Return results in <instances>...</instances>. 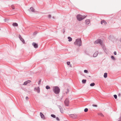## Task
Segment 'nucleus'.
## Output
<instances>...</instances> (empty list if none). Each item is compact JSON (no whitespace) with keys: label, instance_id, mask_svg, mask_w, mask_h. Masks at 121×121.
<instances>
[{"label":"nucleus","instance_id":"obj_1","mask_svg":"<svg viewBox=\"0 0 121 121\" xmlns=\"http://www.w3.org/2000/svg\"><path fill=\"white\" fill-rule=\"evenodd\" d=\"M74 44L78 46H80L82 45V41L81 39H76L75 41L74 42Z\"/></svg>","mask_w":121,"mask_h":121},{"label":"nucleus","instance_id":"obj_2","mask_svg":"<svg viewBox=\"0 0 121 121\" xmlns=\"http://www.w3.org/2000/svg\"><path fill=\"white\" fill-rule=\"evenodd\" d=\"M53 90L55 94H57L59 93L60 90L58 87L56 86L53 87Z\"/></svg>","mask_w":121,"mask_h":121},{"label":"nucleus","instance_id":"obj_3","mask_svg":"<svg viewBox=\"0 0 121 121\" xmlns=\"http://www.w3.org/2000/svg\"><path fill=\"white\" fill-rule=\"evenodd\" d=\"M86 16L85 15L82 16L80 14H78L77 16V17L78 20L81 21L85 18L86 17Z\"/></svg>","mask_w":121,"mask_h":121},{"label":"nucleus","instance_id":"obj_4","mask_svg":"<svg viewBox=\"0 0 121 121\" xmlns=\"http://www.w3.org/2000/svg\"><path fill=\"white\" fill-rule=\"evenodd\" d=\"M95 44L99 43L101 45H103V42L100 39H98L96 40L94 42Z\"/></svg>","mask_w":121,"mask_h":121},{"label":"nucleus","instance_id":"obj_5","mask_svg":"<svg viewBox=\"0 0 121 121\" xmlns=\"http://www.w3.org/2000/svg\"><path fill=\"white\" fill-rule=\"evenodd\" d=\"M34 91H37L38 93H39L40 92V88L39 87H35L34 88Z\"/></svg>","mask_w":121,"mask_h":121},{"label":"nucleus","instance_id":"obj_6","mask_svg":"<svg viewBox=\"0 0 121 121\" xmlns=\"http://www.w3.org/2000/svg\"><path fill=\"white\" fill-rule=\"evenodd\" d=\"M65 103L66 105L67 106H68V105L69 104V101L68 99L67 98L66 99L65 101Z\"/></svg>","mask_w":121,"mask_h":121},{"label":"nucleus","instance_id":"obj_7","mask_svg":"<svg viewBox=\"0 0 121 121\" xmlns=\"http://www.w3.org/2000/svg\"><path fill=\"white\" fill-rule=\"evenodd\" d=\"M19 37L20 39V40L23 42V43L24 44L25 43V42L24 40L22 38L20 35H19Z\"/></svg>","mask_w":121,"mask_h":121},{"label":"nucleus","instance_id":"obj_8","mask_svg":"<svg viewBox=\"0 0 121 121\" xmlns=\"http://www.w3.org/2000/svg\"><path fill=\"white\" fill-rule=\"evenodd\" d=\"M69 116L71 117L74 118H76L77 117V115L76 114H71Z\"/></svg>","mask_w":121,"mask_h":121},{"label":"nucleus","instance_id":"obj_9","mask_svg":"<svg viewBox=\"0 0 121 121\" xmlns=\"http://www.w3.org/2000/svg\"><path fill=\"white\" fill-rule=\"evenodd\" d=\"M101 23L103 25H106L107 24V22L104 20L102 21L101 22Z\"/></svg>","mask_w":121,"mask_h":121},{"label":"nucleus","instance_id":"obj_10","mask_svg":"<svg viewBox=\"0 0 121 121\" xmlns=\"http://www.w3.org/2000/svg\"><path fill=\"white\" fill-rule=\"evenodd\" d=\"M32 45L34 46V48H36L38 47V45L37 44L35 43H32Z\"/></svg>","mask_w":121,"mask_h":121},{"label":"nucleus","instance_id":"obj_11","mask_svg":"<svg viewBox=\"0 0 121 121\" xmlns=\"http://www.w3.org/2000/svg\"><path fill=\"white\" fill-rule=\"evenodd\" d=\"M30 82L31 81L30 80H28L24 82L23 85H26L28 83H30Z\"/></svg>","mask_w":121,"mask_h":121},{"label":"nucleus","instance_id":"obj_12","mask_svg":"<svg viewBox=\"0 0 121 121\" xmlns=\"http://www.w3.org/2000/svg\"><path fill=\"white\" fill-rule=\"evenodd\" d=\"M40 115L42 118L43 119H44L45 117L44 115L42 112L40 113Z\"/></svg>","mask_w":121,"mask_h":121},{"label":"nucleus","instance_id":"obj_13","mask_svg":"<svg viewBox=\"0 0 121 121\" xmlns=\"http://www.w3.org/2000/svg\"><path fill=\"white\" fill-rule=\"evenodd\" d=\"M58 107L60 110V111L61 113H62L63 112V111L62 109V108L60 106H58Z\"/></svg>","mask_w":121,"mask_h":121},{"label":"nucleus","instance_id":"obj_14","mask_svg":"<svg viewBox=\"0 0 121 121\" xmlns=\"http://www.w3.org/2000/svg\"><path fill=\"white\" fill-rule=\"evenodd\" d=\"M35 10L32 7L30 8V9L29 10V11H31L33 12H35Z\"/></svg>","mask_w":121,"mask_h":121},{"label":"nucleus","instance_id":"obj_15","mask_svg":"<svg viewBox=\"0 0 121 121\" xmlns=\"http://www.w3.org/2000/svg\"><path fill=\"white\" fill-rule=\"evenodd\" d=\"M90 23V20L89 19H87L86 20V23L87 25H88Z\"/></svg>","mask_w":121,"mask_h":121},{"label":"nucleus","instance_id":"obj_16","mask_svg":"<svg viewBox=\"0 0 121 121\" xmlns=\"http://www.w3.org/2000/svg\"><path fill=\"white\" fill-rule=\"evenodd\" d=\"M98 55V52H95L93 55V56L94 57H96Z\"/></svg>","mask_w":121,"mask_h":121},{"label":"nucleus","instance_id":"obj_17","mask_svg":"<svg viewBox=\"0 0 121 121\" xmlns=\"http://www.w3.org/2000/svg\"><path fill=\"white\" fill-rule=\"evenodd\" d=\"M12 25L14 26H18V24L16 23H13Z\"/></svg>","mask_w":121,"mask_h":121},{"label":"nucleus","instance_id":"obj_18","mask_svg":"<svg viewBox=\"0 0 121 121\" xmlns=\"http://www.w3.org/2000/svg\"><path fill=\"white\" fill-rule=\"evenodd\" d=\"M68 41L69 42H70L72 40V38L70 37H68Z\"/></svg>","mask_w":121,"mask_h":121},{"label":"nucleus","instance_id":"obj_19","mask_svg":"<svg viewBox=\"0 0 121 121\" xmlns=\"http://www.w3.org/2000/svg\"><path fill=\"white\" fill-rule=\"evenodd\" d=\"M104 77L105 78H106L107 76V73H105L104 75Z\"/></svg>","mask_w":121,"mask_h":121},{"label":"nucleus","instance_id":"obj_20","mask_svg":"<svg viewBox=\"0 0 121 121\" xmlns=\"http://www.w3.org/2000/svg\"><path fill=\"white\" fill-rule=\"evenodd\" d=\"M86 81V80L85 79H83L82 80V82L83 83H85Z\"/></svg>","mask_w":121,"mask_h":121},{"label":"nucleus","instance_id":"obj_21","mask_svg":"<svg viewBox=\"0 0 121 121\" xmlns=\"http://www.w3.org/2000/svg\"><path fill=\"white\" fill-rule=\"evenodd\" d=\"M95 85V83H93L90 84V86H94Z\"/></svg>","mask_w":121,"mask_h":121},{"label":"nucleus","instance_id":"obj_22","mask_svg":"<svg viewBox=\"0 0 121 121\" xmlns=\"http://www.w3.org/2000/svg\"><path fill=\"white\" fill-rule=\"evenodd\" d=\"M46 88L47 89H50V87L48 86H47L46 87Z\"/></svg>","mask_w":121,"mask_h":121},{"label":"nucleus","instance_id":"obj_23","mask_svg":"<svg viewBox=\"0 0 121 121\" xmlns=\"http://www.w3.org/2000/svg\"><path fill=\"white\" fill-rule=\"evenodd\" d=\"M111 58L113 60H115V57L113 56H111Z\"/></svg>","mask_w":121,"mask_h":121},{"label":"nucleus","instance_id":"obj_24","mask_svg":"<svg viewBox=\"0 0 121 121\" xmlns=\"http://www.w3.org/2000/svg\"><path fill=\"white\" fill-rule=\"evenodd\" d=\"M98 115L102 117L103 116V114L102 113H98Z\"/></svg>","mask_w":121,"mask_h":121},{"label":"nucleus","instance_id":"obj_25","mask_svg":"<svg viewBox=\"0 0 121 121\" xmlns=\"http://www.w3.org/2000/svg\"><path fill=\"white\" fill-rule=\"evenodd\" d=\"M51 116L52 117L54 118H55L56 117L55 116L54 114H51Z\"/></svg>","mask_w":121,"mask_h":121},{"label":"nucleus","instance_id":"obj_26","mask_svg":"<svg viewBox=\"0 0 121 121\" xmlns=\"http://www.w3.org/2000/svg\"><path fill=\"white\" fill-rule=\"evenodd\" d=\"M88 111V109L87 108H86L84 110V112H86Z\"/></svg>","mask_w":121,"mask_h":121},{"label":"nucleus","instance_id":"obj_27","mask_svg":"<svg viewBox=\"0 0 121 121\" xmlns=\"http://www.w3.org/2000/svg\"><path fill=\"white\" fill-rule=\"evenodd\" d=\"M114 98L115 99H116L117 98V96L116 95H114Z\"/></svg>","mask_w":121,"mask_h":121},{"label":"nucleus","instance_id":"obj_28","mask_svg":"<svg viewBox=\"0 0 121 121\" xmlns=\"http://www.w3.org/2000/svg\"><path fill=\"white\" fill-rule=\"evenodd\" d=\"M92 106H93L94 107H97V105H95V104H93L92 105Z\"/></svg>","mask_w":121,"mask_h":121},{"label":"nucleus","instance_id":"obj_29","mask_svg":"<svg viewBox=\"0 0 121 121\" xmlns=\"http://www.w3.org/2000/svg\"><path fill=\"white\" fill-rule=\"evenodd\" d=\"M11 7L13 9H14V6L13 5H12L11 6Z\"/></svg>","mask_w":121,"mask_h":121},{"label":"nucleus","instance_id":"obj_30","mask_svg":"<svg viewBox=\"0 0 121 121\" xmlns=\"http://www.w3.org/2000/svg\"><path fill=\"white\" fill-rule=\"evenodd\" d=\"M70 62H67V65H70Z\"/></svg>","mask_w":121,"mask_h":121},{"label":"nucleus","instance_id":"obj_31","mask_svg":"<svg viewBox=\"0 0 121 121\" xmlns=\"http://www.w3.org/2000/svg\"><path fill=\"white\" fill-rule=\"evenodd\" d=\"M65 92H66V94H67L69 92V90H68V89H67V91H65Z\"/></svg>","mask_w":121,"mask_h":121},{"label":"nucleus","instance_id":"obj_32","mask_svg":"<svg viewBox=\"0 0 121 121\" xmlns=\"http://www.w3.org/2000/svg\"><path fill=\"white\" fill-rule=\"evenodd\" d=\"M84 72L85 73H87L88 71L87 70H84Z\"/></svg>","mask_w":121,"mask_h":121},{"label":"nucleus","instance_id":"obj_33","mask_svg":"<svg viewBox=\"0 0 121 121\" xmlns=\"http://www.w3.org/2000/svg\"><path fill=\"white\" fill-rule=\"evenodd\" d=\"M48 17L49 18H50L51 17V16L49 14L48 15Z\"/></svg>","mask_w":121,"mask_h":121},{"label":"nucleus","instance_id":"obj_34","mask_svg":"<svg viewBox=\"0 0 121 121\" xmlns=\"http://www.w3.org/2000/svg\"><path fill=\"white\" fill-rule=\"evenodd\" d=\"M114 54L115 55H116L117 54V53H116V52L115 51V52H114Z\"/></svg>","mask_w":121,"mask_h":121},{"label":"nucleus","instance_id":"obj_35","mask_svg":"<svg viewBox=\"0 0 121 121\" xmlns=\"http://www.w3.org/2000/svg\"><path fill=\"white\" fill-rule=\"evenodd\" d=\"M56 119L58 121H59V118L58 117H57L56 118Z\"/></svg>","mask_w":121,"mask_h":121},{"label":"nucleus","instance_id":"obj_36","mask_svg":"<svg viewBox=\"0 0 121 121\" xmlns=\"http://www.w3.org/2000/svg\"><path fill=\"white\" fill-rule=\"evenodd\" d=\"M40 83H41V80H39V82L38 83V84H39V85L40 84Z\"/></svg>","mask_w":121,"mask_h":121},{"label":"nucleus","instance_id":"obj_37","mask_svg":"<svg viewBox=\"0 0 121 121\" xmlns=\"http://www.w3.org/2000/svg\"><path fill=\"white\" fill-rule=\"evenodd\" d=\"M26 100H28L29 99V98L27 96H26Z\"/></svg>","mask_w":121,"mask_h":121},{"label":"nucleus","instance_id":"obj_38","mask_svg":"<svg viewBox=\"0 0 121 121\" xmlns=\"http://www.w3.org/2000/svg\"><path fill=\"white\" fill-rule=\"evenodd\" d=\"M118 121H121V117L120 118V120H119Z\"/></svg>","mask_w":121,"mask_h":121},{"label":"nucleus","instance_id":"obj_39","mask_svg":"<svg viewBox=\"0 0 121 121\" xmlns=\"http://www.w3.org/2000/svg\"><path fill=\"white\" fill-rule=\"evenodd\" d=\"M120 41H121V38L120 39Z\"/></svg>","mask_w":121,"mask_h":121},{"label":"nucleus","instance_id":"obj_40","mask_svg":"<svg viewBox=\"0 0 121 121\" xmlns=\"http://www.w3.org/2000/svg\"><path fill=\"white\" fill-rule=\"evenodd\" d=\"M70 67H71V65H70Z\"/></svg>","mask_w":121,"mask_h":121}]
</instances>
